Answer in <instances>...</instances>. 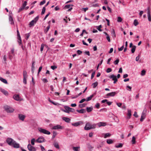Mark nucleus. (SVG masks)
I'll return each mask as SVG.
<instances>
[{"instance_id":"nucleus-17","label":"nucleus","mask_w":151,"mask_h":151,"mask_svg":"<svg viewBox=\"0 0 151 151\" xmlns=\"http://www.w3.org/2000/svg\"><path fill=\"white\" fill-rule=\"evenodd\" d=\"M35 62L34 61H32V64L31 66V71L32 73H34V70L35 69L34 66L35 65Z\"/></svg>"},{"instance_id":"nucleus-61","label":"nucleus","mask_w":151,"mask_h":151,"mask_svg":"<svg viewBox=\"0 0 151 151\" xmlns=\"http://www.w3.org/2000/svg\"><path fill=\"white\" fill-rule=\"evenodd\" d=\"M124 45L122 46L120 48H119L118 49V50L119 51H122L124 49Z\"/></svg>"},{"instance_id":"nucleus-54","label":"nucleus","mask_w":151,"mask_h":151,"mask_svg":"<svg viewBox=\"0 0 151 151\" xmlns=\"http://www.w3.org/2000/svg\"><path fill=\"white\" fill-rule=\"evenodd\" d=\"M112 71V69L110 68H108L106 70V72L107 73H109Z\"/></svg>"},{"instance_id":"nucleus-38","label":"nucleus","mask_w":151,"mask_h":151,"mask_svg":"<svg viewBox=\"0 0 151 151\" xmlns=\"http://www.w3.org/2000/svg\"><path fill=\"white\" fill-rule=\"evenodd\" d=\"M98 85V83L97 82H95L93 83L92 84V86H93V87L94 88H96V86H97Z\"/></svg>"},{"instance_id":"nucleus-60","label":"nucleus","mask_w":151,"mask_h":151,"mask_svg":"<svg viewBox=\"0 0 151 151\" xmlns=\"http://www.w3.org/2000/svg\"><path fill=\"white\" fill-rule=\"evenodd\" d=\"M100 104L98 103H96V104L95 106V107L97 108V109H99V108Z\"/></svg>"},{"instance_id":"nucleus-55","label":"nucleus","mask_w":151,"mask_h":151,"mask_svg":"<svg viewBox=\"0 0 151 151\" xmlns=\"http://www.w3.org/2000/svg\"><path fill=\"white\" fill-rule=\"evenodd\" d=\"M27 1H24V3H23V4H22V6L24 7V8L25 7V6L27 5Z\"/></svg>"},{"instance_id":"nucleus-23","label":"nucleus","mask_w":151,"mask_h":151,"mask_svg":"<svg viewBox=\"0 0 151 151\" xmlns=\"http://www.w3.org/2000/svg\"><path fill=\"white\" fill-rule=\"evenodd\" d=\"M94 96V94H92L90 96L88 97L86 99V101H88L91 100L92 98Z\"/></svg>"},{"instance_id":"nucleus-50","label":"nucleus","mask_w":151,"mask_h":151,"mask_svg":"<svg viewBox=\"0 0 151 151\" xmlns=\"http://www.w3.org/2000/svg\"><path fill=\"white\" fill-rule=\"evenodd\" d=\"M146 71L145 70H142L141 71V75L142 76L145 75V74Z\"/></svg>"},{"instance_id":"nucleus-20","label":"nucleus","mask_w":151,"mask_h":151,"mask_svg":"<svg viewBox=\"0 0 151 151\" xmlns=\"http://www.w3.org/2000/svg\"><path fill=\"white\" fill-rule=\"evenodd\" d=\"M9 21L10 22V23L11 24H14L13 18L11 15L9 16Z\"/></svg>"},{"instance_id":"nucleus-21","label":"nucleus","mask_w":151,"mask_h":151,"mask_svg":"<svg viewBox=\"0 0 151 151\" xmlns=\"http://www.w3.org/2000/svg\"><path fill=\"white\" fill-rule=\"evenodd\" d=\"M104 33L106 35V39H107V40H108V41L109 42H110L111 40H110V37L109 36V35L106 32H104Z\"/></svg>"},{"instance_id":"nucleus-59","label":"nucleus","mask_w":151,"mask_h":151,"mask_svg":"<svg viewBox=\"0 0 151 151\" xmlns=\"http://www.w3.org/2000/svg\"><path fill=\"white\" fill-rule=\"evenodd\" d=\"M95 71H94V72H93L92 73L91 75V79H92L93 78V77L94 76V75H95Z\"/></svg>"},{"instance_id":"nucleus-25","label":"nucleus","mask_w":151,"mask_h":151,"mask_svg":"<svg viewBox=\"0 0 151 151\" xmlns=\"http://www.w3.org/2000/svg\"><path fill=\"white\" fill-rule=\"evenodd\" d=\"M53 145L56 148L59 149L60 148L58 143L57 142H54Z\"/></svg>"},{"instance_id":"nucleus-22","label":"nucleus","mask_w":151,"mask_h":151,"mask_svg":"<svg viewBox=\"0 0 151 151\" xmlns=\"http://www.w3.org/2000/svg\"><path fill=\"white\" fill-rule=\"evenodd\" d=\"M0 80L3 82V83L5 84H7V82L6 79H5L3 78L2 77H0Z\"/></svg>"},{"instance_id":"nucleus-29","label":"nucleus","mask_w":151,"mask_h":151,"mask_svg":"<svg viewBox=\"0 0 151 151\" xmlns=\"http://www.w3.org/2000/svg\"><path fill=\"white\" fill-rule=\"evenodd\" d=\"M23 78H27V72L26 71L24 70L23 71Z\"/></svg>"},{"instance_id":"nucleus-7","label":"nucleus","mask_w":151,"mask_h":151,"mask_svg":"<svg viewBox=\"0 0 151 151\" xmlns=\"http://www.w3.org/2000/svg\"><path fill=\"white\" fill-rule=\"evenodd\" d=\"M45 139L42 136H41L37 139L36 141L38 143H41L45 142Z\"/></svg>"},{"instance_id":"nucleus-15","label":"nucleus","mask_w":151,"mask_h":151,"mask_svg":"<svg viewBox=\"0 0 151 151\" xmlns=\"http://www.w3.org/2000/svg\"><path fill=\"white\" fill-rule=\"evenodd\" d=\"M0 91L5 96H7L8 95V92L4 89L0 88Z\"/></svg>"},{"instance_id":"nucleus-51","label":"nucleus","mask_w":151,"mask_h":151,"mask_svg":"<svg viewBox=\"0 0 151 151\" xmlns=\"http://www.w3.org/2000/svg\"><path fill=\"white\" fill-rule=\"evenodd\" d=\"M131 89L132 87L131 86H127V90L131 91Z\"/></svg>"},{"instance_id":"nucleus-45","label":"nucleus","mask_w":151,"mask_h":151,"mask_svg":"<svg viewBox=\"0 0 151 151\" xmlns=\"http://www.w3.org/2000/svg\"><path fill=\"white\" fill-rule=\"evenodd\" d=\"M17 39L18 40V43H19V45H20L22 43V40L21 38V37H20V38H19V37H17Z\"/></svg>"},{"instance_id":"nucleus-6","label":"nucleus","mask_w":151,"mask_h":151,"mask_svg":"<svg viewBox=\"0 0 151 151\" xmlns=\"http://www.w3.org/2000/svg\"><path fill=\"white\" fill-rule=\"evenodd\" d=\"M64 129V127L60 125H57L53 127L52 129L54 130L62 129Z\"/></svg>"},{"instance_id":"nucleus-31","label":"nucleus","mask_w":151,"mask_h":151,"mask_svg":"<svg viewBox=\"0 0 151 151\" xmlns=\"http://www.w3.org/2000/svg\"><path fill=\"white\" fill-rule=\"evenodd\" d=\"M146 115H141V118L140 119V121L141 122H142L143 121V120L145 118Z\"/></svg>"},{"instance_id":"nucleus-24","label":"nucleus","mask_w":151,"mask_h":151,"mask_svg":"<svg viewBox=\"0 0 151 151\" xmlns=\"http://www.w3.org/2000/svg\"><path fill=\"white\" fill-rule=\"evenodd\" d=\"M106 142L109 144H112L113 143V142L112 139H109L107 140Z\"/></svg>"},{"instance_id":"nucleus-52","label":"nucleus","mask_w":151,"mask_h":151,"mask_svg":"<svg viewBox=\"0 0 151 151\" xmlns=\"http://www.w3.org/2000/svg\"><path fill=\"white\" fill-rule=\"evenodd\" d=\"M57 66L55 65H52L51 66V68L53 70H54L55 69L57 68Z\"/></svg>"},{"instance_id":"nucleus-36","label":"nucleus","mask_w":151,"mask_h":151,"mask_svg":"<svg viewBox=\"0 0 151 151\" xmlns=\"http://www.w3.org/2000/svg\"><path fill=\"white\" fill-rule=\"evenodd\" d=\"M9 58L10 60H12V58H13V56L14 55H12V54L10 52H9Z\"/></svg>"},{"instance_id":"nucleus-16","label":"nucleus","mask_w":151,"mask_h":151,"mask_svg":"<svg viewBox=\"0 0 151 151\" xmlns=\"http://www.w3.org/2000/svg\"><path fill=\"white\" fill-rule=\"evenodd\" d=\"M99 127L101 126H105L106 125V124L105 122H100L96 124Z\"/></svg>"},{"instance_id":"nucleus-56","label":"nucleus","mask_w":151,"mask_h":151,"mask_svg":"<svg viewBox=\"0 0 151 151\" xmlns=\"http://www.w3.org/2000/svg\"><path fill=\"white\" fill-rule=\"evenodd\" d=\"M123 144L122 143L119 144L118 145L116 146L117 148L121 147H122Z\"/></svg>"},{"instance_id":"nucleus-2","label":"nucleus","mask_w":151,"mask_h":151,"mask_svg":"<svg viewBox=\"0 0 151 151\" xmlns=\"http://www.w3.org/2000/svg\"><path fill=\"white\" fill-rule=\"evenodd\" d=\"M96 124L94 123L91 124L90 122H86V125L84 127V129L86 130L93 129L96 128Z\"/></svg>"},{"instance_id":"nucleus-62","label":"nucleus","mask_w":151,"mask_h":151,"mask_svg":"<svg viewBox=\"0 0 151 151\" xmlns=\"http://www.w3.org/2000/svg\"><path fill=\"white\" fill-rule=\"evenodd\" d=\"M26 78H23V82L25 84H27Z\"/></svg>"},{"instance_id":"nucleus-18","label":"nucleus","mask_w":151,"mask_h":151,"mask_svg":"<svg viewBox=\"0 0 151 151\" xmlns=\"http://www.w3.org/2000/svg\"><path fill=\"white\" fill-rule=\"evenodd\" d=\"M62 119L67 123H69L70 121V118L66 117H63V118Z\"/></svg>"},{"instance_id":"nucleus-40","label":"nucleus","mask_w":151,"mask_h":151,"mask_svg":"<svg viewBox=\"0 0 151 151\" xmlns=\"http://www.w3.org/2000/svg\"><path fill=\"white\" fill-rule=\"evenodd\" d=\"M131 111L130 110L128 109V110L127 115H128V116L129 117H130L131 116Z\"/></svg>"},{"instance_id":"nucleus-63","label":"nucleus","mask_w":151,"mask_h":151,"mask_svg":"<svg viewBox=\"0 0 151 151\" xmlns=\"http://www.w3.org/2000/svg\"><path fill=\"white\" fill-rule=\"evenodd\" d=\"M85 101H86V99H82L79 102L80 103H82Z\"/></svg>"},{"instance_id":"nucleus-41","label":"nucleus","mask_w":151,"mask_h":151,"mask_svg":"<svg viewBox=\"0 0 151 151\" xmlns=\"http://www.w3.org/2000/svg\"><path fill=\"white\" fill-rule=\"evenodd\" d=\"M147 111V109H146V108H144L143 110V111L142 113V114L146 115L145 114L146 112Z\"/></svg>"},{"instance_id":"nucleus-14","label":"nucleus","mask_w":151,"mask_h":151,"mask_svg":"<svg viewBox=\"0 0 151 151\" xmlns=\"http://www.w3.org/2000/svg\"><path fill=\"white\" fill-rule=\"evenodd\" d=\"M25 116L22 114H18V117L20 120L22 121H23L25 118Z\"/></svg>"},{"instance_id":"nucleus-47","label":"nucleus","mask_w":151,"mask_h":151,"mask_svg":"<svg viewBox=\"0 0 151 151\" xmlns=\"http://www.w3.org/2000/svg\"><path fill=\"white\" fill-rule=\"evenodd\" d=\"M119 62V59H117L114 62V64L116 65L118 64V63Z\"/></svg>"},{"instance_id":"nucleus-4","label":"nucleus","mask_w":151,"mask_h":151,"mask_svg":"<svg viewBox=\"0 0 151 151\" xmlns=\"http://www.w3.org/2000/svg\"><path fill=\"white\" fill-rule=\"evenodd\" d=\"M64 108L65 110H63V111L66 113H69L70 112H74L75 111V109H74L70 108L67 106H64Z\"/></svg>"},{"instance_id":"nucleus-37","label":"nucleus","mask_w":151,"mask_h":151,"mask_svg":"<svg viewBox=\"0 0 151 151\" xmlns=\"http://www.w3.org/2000/svg\"><path fill=\"white\" fill-rule=\"evenodd\" d=\"M45 10L46 9L45 7H43L42 9V11L41 13V14L42 15H43L45 13Z\"/></svg>"},{"instance_id":"nucleus-26","label":"nucleus","mask_w":151,"mask_h":151,"mask_svg":"<svg viewBox=\"0 0 151 151\" xmlns=\"http://www.w3.org/2000/svg\"><path fill=\"white\" fill-rule=\"evenodd\" d=\"M35 22H34V21H31L29 23V27H33L34 26V24H35Z\"/></svg>"},{"instance_id":"nucleus-27","label":"nucleus","mask_w":151,"mask_h":151,"mask_svg":"<svg viewBox=\"0 0 151 151\" xmlns=\"http://www.w3.org/2000/svg\"><path fill=\"white\" fill-rule=\"evenodd\" d=\"M93 108L92 107H87L86 108V110L88 112H91L93 110Z\"/></svg>"},{"instance_id":"nucleus-64","label":"nucleus","mask_w":151,"mask_h":151,"mask_svg":"<svg viewBox=\"0 0 151 151\" xmlns=\"http://www.w3.org/2000/svg\"><path fill=\"white\" fill-rule=\"evenodd\" d=\"M40 147L42 151H45V148L42 146L41 145Z\"/></svg>"},{"instance_id":"nucleus-8","label":"nucleus","mask_w":151,"mask_h":151,"mask_svg":"<svg viewBox=\"0 0 151 151\" xmlns=\"http://www.w3.org/2000/svg\"><path fill=\"white\" fill-rule=\"evenodd\" d=\"M27 147L29 151H36V150L35 148L30 144H28Z\"/></svg>"},{"instance_id":"nucleus-5","label":"nucleus","mask_w":151,"mask_h":151,"mask_svg":"<svg viewBox=\"0 0 151 151\" xmlns=\"http://www.w3.org/2000/svg\"><path fill=\"white\" fill-rule=\"evenodd\" d=\"M38 129L39 131L41 133L48 135L50 134V132L49 131L45 129L39 127L38 128Z\"/></svg>"},{"instance_id":"nucleus-11","label":"nucleus","mask_w":151,"mask_h":151,"mask_svg":"<svg viewBox=\"0 0 151 151\" xmlns=\"http://www.w3.org/2000/svg\"><path fill=\"white\" fill-rule=\"evenodd\" d=\"M83 124V122L82 121H80L76 122L73 123L71 124L72 125L75 127H78Z\"/></svg>"},{"instance_id":"nucleus-44","label":"nucleus","mask_w":151,"mask_h":151,"mask_svg":"<svg viewBox=\"0 0 151 151\" xmlns=\"http://www.w3.org/2000/svg\"><path fill=\"white\" fill-rule=\"evenodd\" d=\"M86 105V104L84 103V104H80L79 106L80 108H82L83 107H85Z\"/></svg>"},{"instance_id":"nucleus-10","label":"nucleus","mask_w":151,"mask_h":151,"mask_svg":"<svg viewBox=\"0 0 151 151\" xmlns=\"http://www.w3.org/2000/svg\"><path fill=\"white\" fill-rule=\"evenodd\" d=\"M73 6V5H70V4H68L66 5L64 7V9H68V12H70L71 11V10L73 9V8L72 7Z\"/></svg>"},{"instance_id":"nucleus-9","label":"nucleus","mask_w":151,"mask_h":151,"mask_svg":"<svg viewBox=\"0 0 151 151\" xmlns=\"http://www.w3.org/2000/svg\"><path fill=\"white\" fill-rule=\"evenodd\" d=\"M110 79H112V80L114 81L113 83L115 84L117 81V79L116 78V76L114 74L111 75L109 77Z\"/></svg>"},{"instance_id":"nucleus-1","label":"nucleus","mask_w":151,"mask_h":151,"mask_svg":"<svg viewBox=\"0 0 151 151\" xmlns=\"http://www.w3.org/2000/svg\"><path fill=\"white\" fill-rule=\"evenodd\" d=\"M6 142L9 146L13 147L15 148H18L20 147L19 144L17 143L14 140L11 138H7Z\"/></svg>"},{"instance_id":"nucleus-28","label":"nucleus","mask_w":151,"mask_h":151,"mask_svg":"<svg viewBox=\"0 0 151 151\" xmlns=\"http://www.w3.org/2000/svg\"><path fill=\"white\" fill-rule=\"evenodd\" d=\"M39 19V16L38 15L35 17L32 21H34V22H35V23H36L38 21Z\"/></svg>"},{"instance_id":"nucleus-3","label":"nucleus","mask_w":151,"mask_h":151,"mask_svg":"<svg viewBox=\"0 0 151 151\" xmlns=\"http://www.w3.org/2000/svg\"><path fill=\"white\" fill-rule=\"evenodd\" d=\"M3 108L4 110L8 113H13L14 111V109L12 107L8 105H5Z\"/></svg>"},{"instance_id":"nucleus-58","label":"nucleus","mask_w":151,"mask_h":151,"mask_svg":"<svg viewBox=\"0 0 151 151\" xmlns=\"http://www.w3.org/2000/svg\"><path fill=\"white\" fill-rule=\"evenodd\" d=\"M44 44H42L41 45V47H40V51L41 52H42L43 50V49H44Z\"/></svg>"},{"instance_id":"nucleus-46","label":"nucleus","mask_w":151,"mask_h":151,"mask_svg":"<svg viewBox=\"0 0 151 151\" xmlns=\"http://www.w3.org/2000/svg\"><path fill=\"white\" fill-rule=\"evenodd\" d=\"M138 24V22L136 19L134 20V24L135 26H136Z\"/></svg>"},{"instance_id":"nucleus-33","label":"nucleus","mask_w":151,"mask_h":151,"mask_svg":"<svg viewBox=\"0 0 151 151\" xmlns=\"http://www.w3.org/2000/svg\"><path fill=\"white\" fill-rule=\"evenodd\" d=\"M50 28V25H49L46 27V29H45L44 30V32L45 33H47L48 31L49 30Z\"/></svg>"},{"instance_id":"nucleus-19","label":"nucleus","mask_w":151,"mask_h":151,"mask_svg":"<svg viewBox=\"0 0 151 151\" xmlns=\"http://www.w3.org/2000/svg\"><path fill=\"white\" fill-rule=\"evenodd\" d=\"M73 150L74 151H80V147H73Z\"/></svg>"},{"instance_id":"nucleus-42","label":"nucleus","mask_w":151,"mask_h":151,"mask_svg":"<svg viewBox=\"0 0 151 151\" xmlns=\"http://www.w3.org/2000/svg\"><path fill=\"white\" fill-rule=\"evenodd\" d=\"M122 20V19L121 17H117V21L118 22H121Z\"/></svg>"},{"instance_id":"nucleus-34","label":"nucleus","mask_w":151,"mask_h":151,"mask_svg":"<svg viewBox=\"0 0 151 151\" xmlns=\"http://www.w3.org/2000/svg\"><path fill=\"white\" fill-rule=\"evenodd\" d=\"M111 135V134L109 133H106L104 136V138H106L108 137H109Z\"/></svg>"},{"instance_id":"nucleus-12","label":"nucleus","mask_w":151,"mask_h":151,"mask_svg":"<svg viewBox=\"0 0 151 151\" xmlns=\"http://www.w3.org/2000/svg\"><path fill=\"white\" fill-rule=\"evenodd\" d=\"M118 93V92L117 91H115V92H111L109 93H107L106 94V96H108L106 98H108L109 96L111 97H113L115 96V95L117 94Z\"/></svg>"},{"instance_id":"nucleus-43","label":"nucleus","mask_w":151,"mask_h":151,"mask_svg":"<svg viewBox=\"0 0 151 151\" xmlns=\"http://www.w3.org/2000/svg\"><path fill=\"white\" fill-rule=\"evenodd\" d=\"M135 139L134 137L133 136L132 138V142L133 144H134L135 143Z\"/></svg>"},{"instance_id":"nucleus-32","label":"nucleus","mask_w":151,"mask_h":151,"mask_svg":"<svg viewBox=\"0 0 151 151\" xmlns=\"http://www.w3.org/2000/svg\"><path fill=\"white\" fill-rule=\"evenodd\" d=\"M102 27L101 25H100L99 26H96V28L99 31L101 32L102 30H101V28Z\"/></svg>"},{"instance_id":"nucleus-13","label":"nucleus","mask_w":151,"mask_h":151,"mask_svg":"<svg viewBox=\"0 0 151 151\" xmlns=\"http://www.w3.org/2000/svg\"><path fill=\"white\" fill-rule=\"evenodd\" d=\"M13 98L17 101H21L22 100L18 94H15L13 96Z\"/></svg>"},{"instance_id":"nucleus-39","label":"nucleus","mask_w":151,"mask_h":151,"mask_svg":"<svg viewBox=\"0 0 151 151\" xmlns=\"http://www.w3.org/2000/svg\"><path fill=\"white\" fill-rule=\"evenodd\" d=\"M57 135V133L56 132L53 131V135L52 137V139H54Z\"/></svg>"},{"instance_id":"nucleus-35","label":"nucleus","mask_w":151,"mask_h":151,"mask_svg":"<svg viewBox=\"0 0 151 151\" xmlns=\"http://www.w3.org/2000/svg\"><path fill=\"white\" fill-rule=\"evenodd\" d=\"M136 48V47L135 45H134L132 46V48L131 49V52L132 53H134L135 52V49Z\"/></svg>"},{"instance_id":"nucleus-57","label":"nucleus","mask_w":151,"mask_h":151,"mask_svg":"<svg viewBox=\"0 0 151 151\" xmlns=\"http://www.w3.org/2000/svg\"><path fill=\"white\" fill-rule=\"evenodd\" d=\"M24 7H22V6L21 7H20V8L19 9V10H18V13H19V12H20L21 11H22V10H23V9H24Z\"/></svg>"},{"instance_id":"nucleus-48","label":"nucleus","mask_w":151,"mask_h":151,"mask_svg":"<svg viewBox=\"0 0 151 151\" xmlns=\"http://www.w3.org/2000/svg\"><path fill=\"white\" fill-rule=\"evenodd\" d=\"M35 141V139L34 138H33L31 139V143L32 145H34Z\"/></svg>"},{"instance_id":"nucleus-30","label":"nucleus","mask_w":151,"mask_h":151,"mask_svg":"<svg viewBox=\"0 0 151 151\" xmlns=\"http://www.w3.org/2000/svg\"><path fill=\"white\" fill-rule=\"evenodd\" d=\"M77 111L80 113L83 114L85 113V111L84 109H81L80 110H77Z\"/></svg>"},{"instance_id":"nucleus-49","label":"nucleus","mask_w":151,"mask_h":151,"mask_svg":"<svg viewBox=\"0 0 151 151\" xmlns=\"http://www.w3.org/2000/svg\"><path fill=\"white\" fill-rule=\"evenodd\" d=\"M147 15H150V9L149 7H148L147 9Z\"/></svg>"},{"instance_id":"nucleus-53","label":"nucleus","mask_w":151,"mask_h":151,"mask_svg":"<svg viewBox=\"0 0 151 151\" xmlns=\"http://www.w3.org/2000/svg\"><path fill=\"white\" fill-rule=\"evenodd\" d=\"M45 2L46 1L45 0H43L40 2V5H42L44 4L45 3Z\"/></svg>"}]
</instances>
